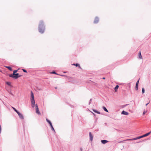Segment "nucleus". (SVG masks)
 I'll list each match as a JSON object with an SVG mask.
<instances>
[{"instance_id": "obj_1", "label": "nucleus", "mask_w": 151, "mask_h": 151, "mask_svg": "<svg viewBox=\"0 0 151 151\" xmlns=\"http://www.w3.org/2000/svg\"><path fill=\"white\" fill-rule=\"evenodd\" d=\"M45 30V26L43 21L41 20L40 22L39 26V31L40 32L42 33Z\"/></svg>"}, {"instance_id": "obj_4", "label": "nucleus", "mask_w": 151, "mask_h": 151, "mask_svg": "<svg viewBox=\"0 0 151 151\" xmlns=\"http://www.w3.org/2000/svg\"><path fill=\"white\" fill-rule=\"evenodd\" d=\"M35 108H36V113L38 114H40V112L39 108H38V105L37 104H36L35 105Z\"/></svg>"}, {"instance_id": "obj_3", "label": "nucleus", "mask_w": 151, "mask_h": 151, "mask_svg": "<svg viewBox=\"0 0 151 151\" xmlns=\"http://www.w3.org/2000/svg\"><path fill=\"white\" fill-rule=\"evenodd\" d=\"M10 77L13 78L15 79H17L18 78L21 77V75H19V73H15V74H10L9 75Z\"/></svg>"}, {"instance_id": "obj_26", "label": "nucleus", "mask_w": 151, "mask_h": 151, "mask_svg": "<svg viewBox=\"0 0 151 151\" xmlns=\"http://www.w3.org/2000/svg\"><path fill=\"white\" fill-rule=\"evenodd\" d=\"M146 111H145L143 113V114L144 115L146 113Z\"/></svg>"}, {"instance_id": "obj_19", "label": "nucleus", "mask_w": 151, "mask_h": 151, "mask_svg": "<svg viewBox=\"0 0 151 151\" xmlns=\"http://www.w3.org/2000/svg\"><path fill=\"white\" fill-rule=\"evenodd\" d=\"M139 58L140 59H142V55H141V53L140 51H139Z\"/></svg>"}, {"instance_id": "obj_24", "label": "nucleus", "mask_w": 151, "mask_h": 151, "mask_svg": "<svg viewBox=\"0 0 151 151\" xmlns=\"http://www.w3.org/2000/svg\"><path fill=\"white\" fill-rule=\"evenodd\" d=\"M22 70L24 72L27 73V71L25 70L24 69H22Z\"/></svg>"}, {"instance_id": "obj_22", "label": "nucleus", "mask_w": 151, "mask_h": 151, "mask_svg": "<svg viewBox=\"0 0 151 151\" xmlns=\"http://www.w3.org/2000/svg\"><path fill=\"white\" fill-rule=\"evenodd\" d=\"M145 92V89L144 88H142V93H144Z\"/></svg>"}, {"instance_id": "obj_31", "label": "nucleus", "mask_w": 151, "mask_h": 151, "mask_svg": "<svg viewBox=\"0 0 151 151\" xmlns=\"http://www.w3.org/2000/svg\"><path fill=\"white\" fill-rule=\"evenodd\" d=\"M148 104H149V103H147V104H146V106H147V105Z\"/></svg>"}, {"instance_id": "obj_29", "label": "nucleus", "mask_w": 151, "mask_h": 151, "mask_svg": "<svg viewBox=\"0 0 151 151\" xmlns=\"http://www.w3.org/2000/svg\"><path fill=\"white\" fill-rule=\"evenodd\" d=\"M52 73H53V74H56V73L55 72H52Z\"/></svg>"}, {"instance_id": "obj_10", "label": "nucleus", "mask_w": 151, "mask_h": 151, "mask_svg": "<svg viewBox=\"0 0 151 151\" xmlns=\"http://www.w3.org/2000/svg\"><path fill=\"white\" fill-rule=\"evenodd\" d=\"M101 142L103 144H105L108 142L107 140H101Z\"/></svg>"}, {"instance_id": "obj_33", "label": "nucleus", "mask_w": 151, "mask_h": 151, "mask_svg": "<svg viewBox=\"0 0 151 151\" xmlns=\"http://www.w3.org/2000/svg\"><path fill=\"white\" fill-rule=\"evenodd\" d=\"M81 151H82V150Z\"/></svg>"}, {"instance_id": "obj_25", "label": "nucleus", "mask_w": 151, "mask_h": 151, "mask_svg": "<svg viewBox=\"0 0 151 151\" xmlns=\"http://www.w3.org/2000/svg\"><path fill=\"white\" fill-rule=\"evenodd\" d=\"M32 107H33V108L35 106V104H32Z\"/></svg>"}, {"instance_id": "obj_20", "label": "nucleus", "mask_w": 151, "mask_h": 151, "mask_svg": "<svg viewBox=\"0 0 151 151\" xmlns=\"http://www.w3.org/2000/svg\"><path fill=\"white\" fill-rule=\"evenodd\" d=\"M46 120L47 121L49 124H51V122L50 120H48L47 119H46Z\"/></svg>"}, {"instance_id": "obj_21", "label": "nucleus", "mask_w": 151, "mask_h": 151, "mask_svg": "<svg viewBox=\"0 0 151 151\" xmlns=\"http://www.w3.org/2000/svg\"><path fill=\"white\" fill-rule=\"evenodd\" d=\"M12 108L17 113L19 112L14 108L12 107Z\"/></svg>"}, {"instance_id": "obj_7", "label": "nucleus", "mask_w": 151, "mask_h": 151, "mask_svg": "<svg viewBox=\"0 0 151 151\" xmlns=\"http://www.w3.org/2000/svg\"><path fill=\"white\" fill-rule=\"evenodd\" d=\"M99 21V18L98 17H96L94 21V22L95 23H96L98 22Z\"/></svg>"}, {"instance_id": "obj_9", "label": "nucleus", "mask_w": 151, "mask_h": 151, "mask_svg": "<svg viewBox=\"0 0 151 151\" xmlns=\"http://www.w3.org/2000/svg\"><path fill=\"white\" fill-rule=\"evenodd\" d=\"M89 136H90V138L91 140V141H92L93 140V137L92 135V134L91 132H89Z\"/></svg>"}, {"instance_id": "obj_14", "label": "nucleus", "mask_w": 151, "mask_h": 151, "mask_svg": "<svg viewBox=\"0 0 151 151\" xmlns=\"http://www.w3.org/2000/svg\"><path fill=\"white\" fill-rule=\"evenodd\" d=\"M31 100L32 104H35V101L34 99H31Z\"/></svg>"}, {"instance_id": "obj_16", "label": "nucleus", "mask_w": 151, "mask_h": 151, "mask_svg": "<svg viewBox=\"0 0 151 151\" xmlns=\"http://www.w3.org/2000/svg\"><path fill=\"white\" fill-rule=\"evenodd\" d=\"M93 111L94 112H95V113H97V114H100V113L99 112V111H96V110H95L93 109Z\"/></svg>"}, {"instance_id": "obj_12", "label": "nucleus", "mask_w": 151, "mask_h": 151, "mask_svg": "<svg viewBox=\"0 0 151 151\" xmlns=\"http://www.w3.org/2000/svg\"><path fill=\"white\" fill-rule=\"evenodd\" d=\"M119 86L118 85L116 86H115V88H114V90H115V91H116V92L117 91V89H118V88H119Z\"/></svg>"}, {"instance_id": "obj_6", "label": "nucleus", "mask_w": 151, "mask_h": 151, "mask_svg": "<svg viewBox=\"0 0 151 151\" xmlns=\"http://www.w3.org/2000/svg\"><path fill=\"white\" fill-rule=\"evenodd\" d=\"M139 81V79L137 81V82L136 83V86H135V89L136 90H137L138 89V84Z\"/></svg>"}, {"instance_id": "obj_23", "label": "nucleus", "mask_w": 151, "mask_h": 151, "mask_svg": "<svg viewBox=\"0 0 151 151\" xmlns=\"http://www.w3.org/2000/svg\"><path fill=\"white\" fill-rule=\"evenodd\" d=\"M18 71V70H14L13 71V74H15L17 71Z\"/></svg>"}, {"instance_id": "obj_32", "label": "nucleus", "mask_w": 151, "mask_h": 151, "mask_svg": "<svg viewBox=\"0 0 151 151\" xmlns=\"http://www.w3.org/2000/svg\"><path fill=\"white\" fill-rule=\"evenodd\" d=\"M92 113L93 114H94V113H93L92 112Z\"/></svg>"}, {"instance_id": "obj_30", "label": "nucleus", "mask_w": 151, "mask_h": 151, "mask_svg": "<svg viewBox=\"0 0 151 151\" xmlns=\"http://www.w3.org/2000/svg\"><path fill=\"white\" fill-rule=\"evenodd\" d=\"M105 79V78H104V77H103V79Z\"/></svg>"}, {"instance_id": "obj_28", "label": "nucleus", "mask_w": 151, "mask_h": 151, "mask_svg": "<svg viewBox=\"0 0 151 151\" xmlns=\"http://www.w3.org/2000/svg\"><path fill=\"white\" fill-rule=\"evenodd\" d=\"M50 126H51V127H53V126H52V123H51V124H50Z\"/></svg>"}, {"instance_id": "obj_27", "label": "nucleus", "mask_w": 151, "mask_h": 151, "mask_svg": "<svg viewBox=\"0 0 151 151\" xmlns=\"http://www.w3.org/2000/svg\"><path fill=\"white\" fill-rule=\"evenodd\" d=\"M51 128H52V129L53 130V131H55L54 129V128H53V127H51Z\"/></svg>"}, {"instance_id": "obj_13", "label": "nucleus", "mask_w": 151, "mask_h": 151, "mask_svg": "<svg viewBox=\"0 0 151 151\" xmlns=\"http://www.w3.org/2000/svg\"><path fill=\"white\" fill-rule=\"evenodd\" d=\"M31 99H34L33 93L32 91H31Z\"/></svg>"}, {"instance_id": "obj_18", "label": "nucleus", "mask_w": 151, "mask_h": 151, "mask_svg": "<svg viewBox=\"0 0 151 151\" xmlns=\"http://www.w3.org/2000/svg\"><path fill=\"white\" fill-rule=\"evenodd\" d=\"M103 108L105 111L107 112H108V110L105 107L103 106Z\"/></svg>"}, {"instance_id": "obj_17", "label": "nucleus", "mask_w": 151, "mask_h": 151, "mask_svg": "<svg viewBox=\"0 0 151 151\" xmlns=\"http://www.w3.org/2000/svg\"><path fill=\"white\" fill-rule=\"evenodd\" d=\"M6 84L9 86H11V83L10 82H6Z\"/></svg>"}, {"instance_id": "obj_8", "label": "nucleus", "mask_w": 151, "mask_h": 151, "mask_svg": "<svg viewBox=\"0 0 151 151\" xmlns=\"http://www.w3.org/2000/svg\"><path fill=\"white\" fill-rule=\"evenodd\" d=\"M122 114H124L126 115H128L129 113L128 112L126 111H123L122 112Z\"/></svg>"}, {"instance_id": "obj_2", "label": "nucleus", "mask_w": 151, "mask_h": 151, "mask_svg": "<svg viewBox=\"0 0 151 151\" xmlns=\"http://www.w3.org/2000/svg\"><path fill=\"white\" fill-rule=\"evenodd\" d=\"M151 133V131L148 133H147L142 136H139V137H137L135 138H133V139H127L126 140V141L135 140L139 139L142 138V137H146L147 136H148V135H150Z\"/></svg>"}, {"instance_id": "obj_5", "label": "nucleus", "mask_w": 151, "mask_h": 151, "mask_svg": "<svg viewBox=\"0 0 151 151\" xmlns=\"http://www.w3.org/2000/svg\"><path fill=\"white\" fill-rule=\"evenodd\" d=\"M17 114H18V115L19 116V117L20 118L22 119H24V117L22 114H21L19 112H17Z\"/></svg>"}, {"instance_id": "obj_11", "label": "nucleus", "mask_w": 151, "mask_h": 151, "mask_svg": "<svg viewBox=\"0 0 151 151\" xmlns=\"http://www.w3.org/2000/svg\"><path fill=\"white\" fill-rule=\"evenodd\" d=\"M73 65H75L76 67L78 66L80 68H81L78 64L77 63L76 64H73Z\"/></svg>"}, {"instance_id": "obj_15", "label": "nucleus", "mask_w": 151, "mask_h": 151, "mask_svg": "<svg viewBox=\"0 0 151 151\" xmlns=\"http://www.w3.org/2000/svg\"><path fill=\"white\" fill-rule=\"evenodd\" d=\"M6 68H7L10 71L12 70V68L10 66H6L5 67Z\"/></svg>"}]
</instances>
